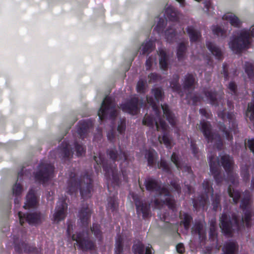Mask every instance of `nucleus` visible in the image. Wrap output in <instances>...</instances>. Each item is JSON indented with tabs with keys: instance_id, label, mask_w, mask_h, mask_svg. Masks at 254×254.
<instances>
[{
	"instance_id": "1",
	"label": "nucleus",
	"mask_w": 254,
	"mask_h": 254,
	"mask_svg": "<svg viewBox=\"0 0 254 254\" xmlns=\"http://www.w3.org/2000/svg\"><path fill=\"white\" fill-rule=\"evenodd\" d=\"M251 201L250 198L243 199L241 203V207L243 210L244 216L241 217L233 213L227 214L224 212L220 219V227L222 232L228 236H231L233 231H239L242 227H249L251 226L252 210L251 208Z\"/></svg>"
},
{
	"instance_id": "2",
	"label": "nucleus",
	"mask_w": 254,
	"mask_h": 254,
	"mask_svg": "<svg viewBox=\"0 0 254 254\" xmlns=\"http://www.w3.org/2000/svg\"><path fill=\"white\" fill-rule=\"evenodd\" d=\"M108 155L110 156L111 160H105L101 154L98 157L94 156V160L97 164H102L105 171V175L107 179L111 181L114 185L119 184V175L117 169L116 161H120V167L124 177H125V171L123 169L128 164V160L127 154L120 150V153L114 149H112L108 151Z\"/></svg>"
},
{
	"instance_id": "3",
	"label": "nucleus",
	"mask_w": 254,
	"mask_h": 254,
	"mask_svg": "<svg viewBox=\"0 0 254 254\" xmlns=\"http://www.w3.org/2000/svg\"><path fill=\"white\" fill-rule=\"evenodd\" d=\"M152 93L154 95L155 99L152 98H148L147 97V101L152 106L155 113L156 118L153 119L152 118L144 117V125L147 124L152 127L155 126L157 130L162 129L163 135L162 137L159 136L158 139L161 143H163L167 148H171L172 147V139L167 131L168 126L161 117L160 113L159 112V108L156 103V101L159 102L163 98L162 89L160 88H155L152 89Z\"/></svg>"
},
{
	"instance_id": "4",
	"label": "nucleus",
	"mask_w": 254,
	"mask_h": 254,
	"mask_svg": "<svg viewBox=\"0 0 254 254\" xmlns=\"http://www.w3.org/2000/svg\"><path fill=\"white\" fill-rule=\"evenodd\" d=\"M92 175V171L87 172L78 180L77 175L75 173L71 172L69 175V178L67 182L66 192L72 194L79 188L80 194L83 199L90 198L93 189Z\"/></svg>"
},
{
	"instance_id": "5",
	"label": "nucleus",
	"mask_w": 254,
	"mask_h": 254,
	"mask_svg": "<svg viewBox=\"0 0 254 254\" xmlns=\"http://www.w3.org/2000/svg\"><path fill=\"white\" fill-rule=\"evenodd\" d=\"M221 163L228 175V179L231 184L229 186L228 192L229 196L233 198V201L237 203L240 197V192L235 190L232 186H235L238 183V176L233 170V160L229 155L225 154L221 157Z\"/></svg>"
},
{
	"instance_id": "6",
	"label": "nucleus",
	"mask_w": 254,
	"mask_h": 254,
	"mask_svg": "<svg viewBox=\"0 0 254 254\" xmlns=\"http://www.w3.org/2000/svg\"><path fill=\"white\" fill-rule=\"evenodd\" d=\"M146 188L147 190L156 191L159 195V199L155 200L156 206L159 207L161 205L166 204L172 210L175 208V201L170 195L168 190L164 187H162L156 180L149 178L146 180Z\"/></svg>"
},
{
	"instance_id": "7",
	"label": "nucleus",
	"mask_w": 254,
	"mask_h": 254,
	"mask_svg": "<svg viewBox=\"0 0 254 254\" xmlns=\"http://www.w3.org/2000/svg\"><path fill=\"white\" fill-rule=\"evenodd\" d=\"M251 37H254V25L252 27L250 31L246 29L242 30L239 36L229 43V47L233 52L239 53L242 50L249 47L251 42Z\"/></svg>"
},
{
	"instance_id": "8",
	"label": "nucleus",
	"mask_w": 254,
	"mask_h": 254,
	"mask_svg": "<svg viewBox=\"0 0 254 254\" xmlns=\"http://www.w3.org/2000/svg\"><path fill=\"white\" fill-rule=\"evenodd\" d=\"M198 126L207 140L209 147L212 146L218 150L222 148L223 143L221 137L212 132L211 125L208 122L204 120L201 121Z\"/></svg>"
},
{
	"instance_id": "9",
	"label": "nucleus",
	"mask_w": 254,
	"mask_h": 254,
	"mask_svg": "<svg viewBox=\"0 0 254 254\" xmlns=\"http://www.w3.org/2000/svg\"><path fill=\"white\" fill-rule=\"evenodd\" d=\"M118 110L114 99L106 96L102 102L98 115L100 120L107 118L114 119L117 116Z\"/></svg>"
},
{
	"instance_id": "10",
	"label": "nucleus",
	"mask_w": 254,
	"mask_h": 254,
	"mask_svg": "<svg viewBox=\"0 0 254 254\" xmlns=\"http://www.w3.org/2000/svg\"><path fill=\"white\" fill-rule=\"evenodd\" d=\"M203 194L199 196L196 199H194L193 200V207L196 210L200 208L204 209L205 206L208 202V196L212 194L213 191L212 185L210 182L205 180L202 184Z\"/></svg>"
},
{
	"instance_id": "11",
	"label": "nucleus",
	"mask_w": 254,
	"mask_h": 254,
	"mask_svg": "<svg viewBox=\"0 0 254 254\" xmlns=\"http://www.w3.org/2000/svg\"><path fill=\"white\" fill-rule=\"evenodd\" d=\"M218 116L224 121L229 122L230 130L228 129L225 127H223L222 126L220 127V129L223 131L226 139L228 140L231 141L233 139L232 132L233 131L235 133L236 131V124L234 120V114L232 113H228L226 115L224 111H223L219 112Z\"/></svg>"
},
{
	"instance_id": "12",
	"label": "nucleus",
	"mask_w": 254,
	"mask_h": 254,
	"mask_svg": "<svg viewBox=\"0 0 254 254\" xmlns=\"http://www.w3.org/2000/svg\"><path fill=\"white\" fill-rule=\"evenodd\" d=\"M54 166L51 164L42 163L35 174V179L45 183L53 177Z\"/></svg>"
},
{
	"instance_id": "13",
	"label": "nucleus",
	"mask_w": 254,
	"mask_h": 254,
	"mask_svg": "<svg viewBox=\"0 0 254 254\" xmlns=\"http://www.w3.org/2000/svg\"><path fill=\"white\" fill-rule=\"evenodd\" d=\"M208 158L209 161L210 172L213 175L216 182L218 184L220 183L223 178L221 175V168L218 158H216V153L208 150Z\"/></svg>"
},
{
	"instance_id": "14",
	"label": "nucleus",
	"mask_w": 254,
	"mask_h": 254,
	"mask_svg": "<svg viewBox=\"0 0 254 254\" xmlns=\"http://www.w3.org/2000/svg\"><path fill=\"white\" fill-rule=\"evenodd\" d=\"M87 238L88 234L85 232H83L82 233H79L77 234H73L71 236L72 240L76 241L79 249L82 251L92 250L94 248L95 245L94 243L88 240Z\"/></svg>"
},
{
	"instance_id": "15",
	"label": "nucleus",
	"mask_w": 254,
	"mask_h": 254,
	"mask_svg": "<svg viewBox=\"0 0 254 254\" xmlns=\"http://www.w3.org/2000/svg\"><path fill=\"white\" fill-rule=\"evenodd\" d=\"M18 215L19 219V222L21 225L24 223L25 221L32 225H36L41 222L43 216L40 213H33L25 215V214L19 211Z\"/></svg>"
},
{
	"instance_id": "16",
	"label": "nucleus",
	"mask_w": 254,
	"mask_h": 254,
	"mask_svg": "<svg viewBox=\"0 0 254 254\" xmlns=\"http://www.w3.org/2000/svg\"><path fill=\"white\" fill-rule=\"evenodd\" d=\"M67 205L65 200L60 199L57 203L56 212L54 216V220L59 222L64 220L66 216V211Z\"/></svg>"
},
{
	"instance_id": "17",
	"label": "nucleus",
	"mask_w": 254,
	"mask_h": 254,
	"mask_svg": "<svg viewBox=\"0 0 254 254\" xmlns=\"http://www.w3.org/2000/svg\"><path fill=\"white\" fill-rule=\"evenodd\" d=\"M138 101L139 100L137 97H134L131 99L129 102L121 105V108L124 112L132 115H135L139 111L138 107Z\"/></svg>"
},
{
	"instance_id": "18",
	"label": "nucleus",
	"mask_w": 254,
	"mask_h": 254,
	"mask_svg": "<svg viewBox=\"0 0 254 254\" xmlns=\"http://www.w3.org/2000/svg\"><path fill=\"white\" fill-rule=\"evenodd\" d=\"M91 216V210L88 206H83L79 212V218L83 226H86L88 224Z\"/></svg>"
},
{
	"instance_id": "19",
	"label": "nucleus",
	"mask_w": 254,
	"mask_h": 254,
	"mask_svg": "<svg viewBox=\"0 0 254 254\" xmlns=\"http://www.w3.org/2000/svg\"><path fill=\"white\" fill-rule=\"evenodd\" d=\"M92 126V123L89 121H83L80 122L77 129V133L79 137L84 138L86 136L88 130Z\"/></svg>"
},
{
	"instance_id": "20",
	"label": "nucleus",
	"mask_w": 254,
	"mask_h": 254,
	"mask_svg": "<svg viewBox=\"0 0 254 254\" xmlns=\"http://www.w3.org/2000/svg\"><path fill=\"white\" fill-rule=\"evenodd\" d=\"M37 198L35 195V191L31 189L30 190L27 196L26 200L24 207L25 209L34 207L36 205Z\"/></svg>"
},
{
	"instance_id": "21",
	"label": "nucleus",
	"mask_w": 254,
	"mask_h": 254,
	"mask_svg": "<svg viewBox=\"0 0 254 254\" xmlns=\"http://www.w3.org/2000/svg\"><path fill=\"white\" fill-rule=\"evenodd\" d=\"M238 250V245L234 241L226 243L223 248V254H235Z\"/></svg>"
},
{
	"instance_id": "22",
	"label": "nucleus",
	"mask_w": 254,
	"mask_h": 254,
	"mask_svg": "<svg viewBox=\"0 0 254 254\" xmlns=\"http://www.w3.org/2000/svg\"><path fill=\"white\" fill-rule=\"evenodd\" d=\"M192 233L193 234H198L201 242L205 240L206 238L205 230L204 229L203 225L200 223H197L194 225L192 228Z\"/></svg>"
},
{
	"instance_id": "23",
	"label": "nucleus",
	"mask_w": 254,
	"mask_h": 254,
	"mask_svg": "<svg viewBox=\"0 0 254 254\" xmlns=\"http://www.w3.org/2000/svg\"><path fill=\"white\" fill-rule=\"evenodd\" d=\"M23 189L21 184L17 182L13 186V195L16 197V198L14 199V203L15 205H16V207H18L19 206L20 202V198L21 197V195L23 191Z\"/></svg>"
},
{
	"instance_id": "24",
	"label": "nucleus",
	"mask_w": 254,
	"mask_h": 254,
	"mask_svg": "<svg viewBox=\"0 0 254 254\" xmlns=\"http://www.w3.org/2000/svg\"><path fill=\"white\" fill-rule=\"evenodd\" d=\"M172 161L175 164L178 169L182 170L183 172H188L190 175L191 173V169L190 166L182 165L178 156L175 153H173L171 156Z\"/></svg>"
},
{
	"instance_id": "25",
	"label": "nucleus",
	"mask_w": 254,
	"mask_h": 254,
	"mask_svg": "<svg viewBox=\"0 0 254 254\" xmlns=\"http://www.w3.org/2000/svg\"><path fill=\"white\" fill-rule=\"evenodd\" d=\"M60 154L61 157L67 159L69 158L72 155L73 152L68 143L66 142L63 143L60 149Z\"/></svg>"
},
{
	"instance_id": "26",
	"label": "nucleus",
	"mask_w": 254,
	"mask_h": 254,
	"mask_svg": "<svg viewBox=\"0 0 254 254\" xmlns=\"http://www.w3.org/2000/svg\"><path fill=\"white\" fill-rule=\"evenodd\" d=\"M161 108L163 111L164 114L166 116L167 120L169 123L174 127L176 123V119L175 115L170 110L169 107L167 105H161Z\"/></svg>"
},
{
	"instance_id": "27",
	"label": "nucleus",
	"mask_w": 254,
	"mask_h": 254,
	"mask_svg": "<svg viewBox=\"0 0 254 254\" xmlns=\"http://www.w3.org/2000/svg\"><path fill=\"white\" fill-rule=\"evenodd\" d=\"M187 32L191 42H196L201 38V36L200 32L195 29L193 26L188 27L187 28Z\"/></svg>"
},
{
	"instance_id": "28",
	"label": "nucleus",
	"mask_w": 254,
	"mask_h": 254,
	"mask_svg": "<svg viewBox=\"0 0 254 254\" xmlns=\"http://www.w3.org/2000/svg\"><path fill=\"white\" fill-rule=\"evenodd\" d=\"M132 196L136 206L137 214L139 217L143 216V203L141 198L134 194H132Z\"/></svg>"
},
{
	"instance_id": "29",
	"label": "nucleus",
	"mask_w": 254,
	"mask_h": 254,
	"mask_svg": "<svg viewBox=\"0 0 254 254\" xmlns=\"http://www.w3.org/2000/svg\"><path fill=\"white\" fill-rule=\"evenodd\" d=\"M158 54L160 57V65L161 68L165 70L168 66V58L165 50L162 48L159 49Z\"/></svg>"
},
{
	"instance_id": "30",
	"label": "nucleus",
	"mask_w": 254,
	"mask_h": 254,
	"mask_svg": "<svg viewBox=\"0 0 254 254\" xmlns=\"http://www.w3.org/2000/svg\"><path fill=\"white\" fill-rule=\"evenodd\" d=\"M206 46L214 56L218 59H221L222 56V53L218 47L216 46L214 44L208 42L206 43Z\"/></svg>"
},
{
	"instance_id": "31",
	"label": "nucleus",
	"mask_w": 254,
	"mask_h": 254,
	"mask_svg": "<svg viewBox=\"0 0 254 254\" xmlns=\"http://www.w3.org/2000/svg\"><path fill=\"white\" fill-rule=\"evenodd\" d=\"M180 216L182 221L181 222V224H183L185 229L186 230H188L190 226V224L191 221V217L189 214L184 213H180Z\"/></svg>"
},
{
	"instance_id": "32",
	"label": "nucleus",
	"mask_w": 254,
	"mask_h": 254,
	"mask_svg": "<svg viewBox=\"0 0 254 254\" xmlns=\"http://www.w3.org/2000/svg\"><path fill=\"white\" fill-rule=\"evenodd\" d=\"M194 81V78L192 74H187L185 78L184 83L185 90H189L193 88Z\"/></svg>"
},
{
	"instance_id": "33",
	"label": "nucleus",
	"mask_w": 254,
	"mask_h": 254,
	"mask_svg": "<svg viewBox=\"0 0 254 254\" xmlns=\"http://www.w3.org/2000/svg\"><path fill=\"white\" fill-rule=\"evenodd\" d=\"M245 69L250 80L254 82V66L253 64L249 62L246 63Z\"/></svg>"
},
{
	"instance_id": "34",
	"label": "nucleus",
	"mask_w": 254,
	"mask_h": 254,
	"mask_svg": "<svg viewBox=\"0 0 254 254\" xmlns=\"http://www.w3.org/2000/svg\"><path fill=\"white\" fill-rule=\"evenodd\" d=\"M205 95L210 103L213 105H218V98L217 95L215 92L212 91H205Z\"/></svg>"
},
{
	"instance_id": "35",
	"label": "nucleus",
	"mask_w": 254,
	"mask_h": 254,
	"mask_svg": "<svg viewBox=\"0 0 254 254\" xmlns=\"http://www.w3.org/2000/svg\"><path fill=\"white\" fill-rule=\"evenodd\" d=\"M179 77L178 75H174L173 76V79L170 82V86L173 89L174 91H176L180 94V95L182 96L183 94L180 92L181 87L178 83Z\"/></svg>"
},
{
	"instance_id": "36",
	"label": "nucleus",
	"mask_w": 254,
	"mask_h": 254,
	"mask_svg": "<svg viewBox=\"0 0 254 254\" xmlns=\"http://www.w3.org/2000/svg\"><path fill=\"white\" fill-rule=\"evenodd\" d=\"M210 225L209 237L212 241H214L217 238V227L215 219L211 220Z\"/></svg>"
},
{
	"instance_id": "37",
	"label": "nucleus",
	"mask_w": 254,
	"mask_h": 254,
	"mask_svg": "<svg viewBox=\"0 0 254 254\" xmlns=\"http://www.w3.org/2000/svg\"><path fill=\"white\" fill-rule=\"evenodd\" d=\"M164 12V16H179L178 10L172 5H166Z\"/></svg>"
},
{
	"instance_id": "38",
	"label": "nucleus",
	"mask_w": 254,
	"mask_h": 254,
	"mask_svg": "<svg viewBox=\"0 0 254 254\" xmlns=\"http://www.w3.org/2000/svg\"><path fill=\"white\" fill-rule=\"evenodd\" d=\"M145 156L147 158L148 165L153 166L154 164L157 156V153L154 150H149L146 153Z\"/></svg>"
},
{
	"instance_id": "39",
	"label": "nucleus",
	"mask_w": 254,
	"mask_h": 254,
	"mask_svg": "<svg viewBox=\"0 0 254 254\" xmlns=\"http://www.w3.org/2000/svg\"><path fill=\"white\" fill-rule=\"evenodd\" d=\"M123 237L121 235H118L116 239L115 245V254H121L123 250Z\"/></svg>"
},
{
	"instance_id": "40",
	"label": "nucleus",
	"mask_w": 254,
	"mask_h": 254,
	"mask_svg": "<svg viewBox=\"0 0 254 254\" xmlns=\"http://www.w3.org/2000/svg\"><path fill=\"white\" fill-rule=\"evenodd\" d=\"M212 31L215 35L218 37L225 38L226 35V30L220 26H214L212 27Z\"/></svg>"
},
{
	"instance_id": "41",
	"label": "nucleus",
	"mask_w": 254,
	"mask_h": 254,
	"mask_svg": "<svg viewBox=\"0 0 254 254\" xmlns=\"http://www.w3.org/2000/svg\"><path fill=\"white\" fill-rule=\"evenodd\" d=\"M134 254H143V245L141 241H135L132 248Z\"/></svg>"
},
{
	"instance_id": "42",
	"label": "nucleus",
	"mask_w": 254,
	"mask_h": 254,
	"mask_svg": "<svg viewBox=\"0 0 254 254\" xmlns=\"http://www.w3.org/2000/svg\"><path fill=\"white\" fill-rule=\"evenodd\" d=\"M186 50V46L184 43L179 44L177 50V57L179 60H182L184 59Z\"/></svg>"
},
{
	"instance_id": "43",
	"label": "nucleus",
	"mask_w": 254,
	"mask_h": 254,
	"mask_svg": "<svg viewBox=\"0 0 254 254\" xmlns=\"http://www.w3.org/2000/svg\"><path fill=\"white\" fill-rule=\"evenodd\" d=\"M226 20L230 21L231 25L234 27H239L242 24V22L238 17H226Z\"/></svg>"
},
{
	"instance_id": "44",
	"label": "nucleus",
	"mask_w": 254,
	"mask_h": 254,
	"mask_svg": "<svg viewBox=\"0 0 254 254\" xmlns=\"http://www.w3.org/2000/svg\"><path fill=\"white\" fill-rule=\"evenodd\" d=\"M91 230L97 238L99 239L101 238V232L100 229V226L98 224H93Z\"/></svg>"
},
{
	"instance_id": "45",
	"label": "nucleus",
	"mask_w": 254,
	"mask_h": 254,
	"mask_svg": "<svg viewBox=\"0 0 254 254\" xmlns=\"http://www.w3.org/2000/svg\"><path fill=\"white\" fill-rule=\"evenodd\" d=\"M176 31L173 29H170L167 30L165 32V36L167 40L169 42H173V39L176 36Z\"/></svg>"
},
{
	"instance_id": "46",
	"label": "nucleus",
	"mask_w": 254,
	"mask_h": 254,
	"mask_svg": "<svg viewBox=\"0 0 254 254\" xmlns=\"http://www.w3.org/2000/svg\"><path fill=\"white\" fill-rule=\"evenodd\" d=\"M220 195L216 194L215 195H212V205L214 210L220 207Z\"/></svg>"
},
{
	"instance_id": "47",
	"label": "nucleus",
	"mask_w": 254,
	"mask_h": 254,
	"mask_svg": "<svg viewBox=\"0 0 254 254\" xmlns=\"http://www.w3.org/2000/svg\"><path fill=\"white\" fill-rule=\"evenodd\" d=\"M241 176L244 181L247 182L249 180L250 175L247 166H242L241 167Z\"/></svg>"
},
{
	"instance_id": "48",
	"label": "nucleus",
	"mask_w": 254,
	"mask_h": 254,
	"mask_svg": "<svg viewBox=\"0 0 254 254\" xmlns=\"http://www.w3.org/2000/svg\"><path fill=\"white\" fill-rule=\"evenodd\" d=\"M158 168H162L163 170L167 173L170 172V168L168 163L163 159L161 160L160 163L157 164Z\"/></svg>"
},
{
	"instance_id": "49",
	"label": "nucleus",
	"mask_w": 254,
	"mask_h": 254,
	"mask_svg": "<svg viewBox=\"0 0 254 254\" xmlns=\"http://www.w3.org/2000/svg\"><path fill=\"white\" fill-rule=\"evenodd\" d=\"M117 206L116 199L115 197H110L108 199V208H110L112 211L116 209Z\"/></svg>"
},
{
	"instance_id": "50",
	"label": "nucleus",
	"mask_w": 254,
	"mask_h": 254,
	"mask_svg": "<svg viewBox=\"0 0 254 254\" xmlns=\"http://www.w3.org/2000/svg\"><path fill=\"white\" fill-rule=\"evenodd\" d=\"M166 24V22L165 20L163 18H160L154 29L159 33L163 30Z\"/></svg>"
},
{
	"instance_id": "51",
	"label": "nucleus",
	"mask_w": 254,
	"mask_h": 254,
	"mask_svg": "<svg viewBox=\"0 0 254 254\" xmlns=\"http://www.w3.org/2000/svg\"><path fill=\"white\" fill-rule=\"evenodd\" d=\"M75 148L77 156H82L85 153V150L84 148L82 145L79 144L77 143H75Z\"/></svg>"
},
{
	"instance_id": "52",
	"label": "nucleus",
	"mask_w": 254,
	"mask_h": 254,
	"mask_svg": "<svg viewBox=\"0 0 254 254\" xmlns=\"http://www.w3.org/2000/svg\"><path fill=\"white\" fill-rule=\"evenodd\" d=\"M155 47L154 43L152 41H150L147 43L144 46V54L146 52H151Z\"/></svg>"
},
{
	"instance_id": "53",
	"label": "nucleus",
	"mask_w": 254,
	"mask_h": 254,
	"mask_svg": "<svg viewBox=\"0 0 254 254\" xmlns=\"http://www.w3.org/2000/svg\"><path fill=\"white\" fill-rule=\"evenodd\" d=\"M228 89L232 95H237V86L233 82H231L228 85Z\"/></svg>"
},
{
	"instance_id": "54",
	"label": "nucleus",
	"mask_w": 254,
	"mask_h": 254,
	"mask_svg": "<svg viewBox=\"0 0 254 254\" xmlns=\"http://www.w3.org/2000/svg\"><path fill=\"white\" fill-rule=\"evenodd\" d=\"M126 123L124 120L121 121L120 124L118 127V131L120 133H122L125 130Z\"/></svg>"
},
{
	"instance_id": "55",
	"label": "nucleus",
	"mask_w": 254,
	"mask_h": 254,
	"mask_svg": "<svg viewBox=\"0 0 254 254\" xmlns=\"http://www.w3.org/2000/svg\"><path fill=\"white\" fill-rule=\"evenodd\" d=\"M144 254H154V251L150 244L144 246Z\"/></svg>"
},
{
	"instance_id": "56",
	"label": "nucleus",
	"mask_w": 254,
	"mask_h": 254,
	"mask_svg": "<svg viewBox=\"0 0 254 254\" xmlns=\"http://www.w3.org/2000/svg\"><path fill=\"white\" fill-rule=\"evenodd\" d=\"M205 8L206 9L207 13L208 15H212L211 12V9H213L211 2L209 1H207L205 3Z\"/></svg>"
},
{
	"instance_id": "57",
	"label": "nucleus",
	"mask_w": 254,
	"mask_h": 254,
	"mask_svg": "<svg viewBox=\"0 0 254 254\" xmlns=\"http://www.w3.org/2000/svg\"><path fill=\"white\" fill-rule=\"evenodd\" d=\"M171 185L176 191H177L178 193L180 192L181 188L177 181L174 180L172 181L171 183Z\"/></svg>"
},
{
	"instance_id": "58",
	"label": "nucleus",
	"mask_w": 254,
	"mask_h": 254,
	"mask_svg": "<svg viewBox=\"0 0 254 254\" xmlns=\"http://www.w3.org/2000/svg\"><path fill=\"white\" fill-rule=\"evenodd\" d=\"M149 77L150 81H155L160 80L161 79L160 75L157 73H151Z\"/></svg>"
},
{
	"instance_id": "59",
	"label": "nucleus",
	"mask_w": 254,
	"mask_h": 254,
	"mask_svg": "<svg viewBox=\"0 0 254 254\" xmlns=\"http://www.w3.org/2000/svg\"><path fill=\"white\" fill-rule=\"evenodd\" d=\"M136 89L138 92L140 93L143 92V80L141 79L139 80L138 81L137 84Z\"/></svg>"
},
{
	"instance_id": "60",
	"label": "nucleus",
	"mask_w": 254,
	"mask_h": 254,
	"mask_svg": "<svg viewBox=\"0 0 254 254\" xmlns=\"http://www.w3.org/2000/svg\"><path fill=\"white\" fill-rule=\"evenodd\" d=\"M176 250L180 254H183L185 252L184 246L183 244L180 243L176 246Z\"/></svg>"
},
{
	"instance_id": "61",
	"label": "nucleus",
	"mask_w": 254,
	"mask_h": 254,
	"mask_svg": "<svg viewBox=\"0 0 254 254\" xmlns=\"http://www.w3.org/2000/svg\"><path fill=\"white\" fill-rule=\"evenodd\" d=\"M72 230H73V225L71 222H68V225H67V230H66V233L68 236H70L71 235Z\"/></svg>"
},
{
	"instance_id": "62",
	"label": "nucleus",
	"mask_w": 254,
	"mask_h": 254,
	"mask_svg": "<svg viewBox=\"0 0 254 254\" xmlns=\"http://www.w3.org/2000/svg\"><path fill=\"white\" fill-rule=\"evenodd\" d=\"M190 145L192 152L195 156L198 153V149L195 144L192 141L190 142Z\"/></svg>"
},
{
	"instance_id": "63",
	"label": "nucleus",
	"mask_w": 254,
	"mask_h": 254,
	"mask_svg": "<svg viewBox=\"0 0 254 254\" xmlns=\"http://www.w3.org/2000/svg\"><path fill=\"white\" fill-rule=\"evenodd\" d=\"M200 113L204 117L208 118H209L210 114L207 112V111L204 109H201L199 110Z\"/></svg>"
},
{
	"instance_id": "64",
	"label": "nucleus",
	"mask_w": 254,
	"mask_h": 254,
	"mask_svg": "<svg viewBox=\"0 0 254 254\" xmlns=\"http://www.w3.org/2000/svg\"><path fill=\"white\" fill-rule=\"evenodd\" d=\"M115 132L113 130H111L108 132L107 134V137L110 141H112L115 137Z\"/></svg>"
}]
</instances>
